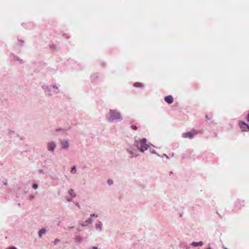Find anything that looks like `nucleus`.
Returning a JSON list of instances; mask_svg holds the SVG:
<instances>
[{"instance_id": "obj_10", "label": "nucleus", "mask_w": 249, "mask_h": 249, "mask_svg": "<svg viewBox=\"0 0 249 249\" xmlns=\"http://www.w3.org/2000/svg\"><path fill=\"white\" fill-rule=\"evenodd\" d=\"M95 228L97 231L101 232L103 231V223L101 221H98L95 225Z\"/></svg>"}, {"instance_id": "obj_33", "label": "nucleus", "mask_w": 249, "mask_h": 249, "mask_svg": "<svg viewBox=\"0 0 249 249\" xmlns=\"http://www.w3.org/2000/svg\"><path fill=\"white\" fill-rule=\"evenodd\" d=\"M163 156L165 157V158H166L167 159H169V157H168V156L167 155H166L165 154H163Z\"/></svg>"}, {"instance_id": "obj_16", "label": "nucleus", "mask_w": 249, "mask_h": 249, "mask_svg": "<svg viewBox=\"0 0 249 249\" xmlns=\"http://www.w3.org/2000/svg\"><path fill=\"white\" fill-rule=\"evenodd\" d=\"M83 239L80 236L77 235L75 237V241L76 242L80 243L83 241Z\"/></svg>"}, {"instance_id": "obj_18", "label": "nucleus", "mask_w": 249, "mask_h": 249, "mask_svg": "<svg viewBox=\"0 0 249 249\" xmlns=\"http://www.w3.org/2000/svg\"><path fill=\"white\" fill-rule=\"evenodd\" d=\"M45 88H46V89H48L49 90H51V88H52L54 89H58V87L55 85L52 86V87H49L47 86H43V89H45Z\"/></svg>"}, {"instance_id": "obj_35", "label": "nucleus", "mask_w": 249, "mask_h": 249, "mask_svg": "<svg viewBox=\"0 0 249 249\" xmlns=\"http://www.w3.org/2000/svg\"><path fill=\"white\" fill-rule=\"evenodd\" d=\"M77 231H78V232H80L81 231V230L79 228H77Z\"/></svg>"}, {"instance_id": "obj_12", "label": "nucleus", "mask_w": 249, "mask_h": 249, "mask_svg": "<svg viewBox=\"0 0 249 249\" xmlns=\"http://www.w3.org/2000/svg\"><path fill=\"white\" fill-rule=\"evenodd\" d=\"M133 86L135 88L143 89L144 85L143 83L140 82H135L133 84Z\"/></svg>"}, {"instance_id": "obj_1", "label": "nucleus", "mask_w": 249, "mask_h": 249, "mask_svg": "<svg viewBox=\"0 0 249 249\" xmlns=\"http://www.w3.org/2000/svg\"><path fill=\"white\" fill-rule=\"evenodd\" d=\"M106 117L108 123L120 122L123 119L121 112L118 109H110Z\"/></svg>"}, {"instance_id": "obj_13", "label": "nucleus", "mask_w": 249, "mask_h": 249, "mask_svg": "<svg viewBox=\"0 0 249 249\" xmlns=\"http://www.w3.org/2000/svg\"><path fill=\"white\" fill-rule=\"evenodd\" d=\"M191 245L194 247H197L199 246H201L203 245V242L202 241H199L198 242H193L191 243Z\"/></svg>"}, {"instance_id": "obj_11", "label": "nucleus", "mask_w": 249, "mask_h": 249, "mask_svg": "<svg viewBox=\"0 0 249 249\" xmlns=\"http://www.w3.org/2000/svg\"><path fill=\"white\" fill-rule=\"evenodd\" d=\"M164 100L166 102L169 104H172L173 102V98L172 95H171L166 96L165 97Z\"/></svg>"}, {"instance_id": "obj_25", "label": "nucleus", "mask_w": 249, "mask_h": 249, "mask_svg": "<svg viewBox=\"0 0 249 249\" xmlns=\"http://www.w3.org/2000/svg\"><path fill=\"white\" fill-rule=\"evenodd\" d=\"M90 216L91 217H97L98 216V214H96V213H92V214H90Z\"/></svg>"}, {"instance_id": "obj_42", "label": "nucleus", "mask_w": 249, "mask_h": 249, "mask_svg": "<svg viewBox=\"0 0 249 249\" xmlns=\"http://www.w3.org/2000/svg\"><path fill=\"white\" fill-rule=\"evenodd\" d=\"M213 123V122H211V121L209 122V124H211V123Z\"/></svg>"}, {"instance_id": "obj_30", "label": "nucleus", "mask_w": 249, "mask_h": 249, "mask_svg": "<svg viewBox=\"0 0 249 249\" xmlns=\"http://www.w3.org/2000/svg\"><path fill=\"white\" fill-rule=\"evenodd\" d=\"M247 121L248 122H249V112L248 113V114H247Z\"/></svg>"}, {"instance_id": "obj_34", "label": "nucleus", "mask_w": 249, "mask_h": 249, "mask_svg": "<svg viewBox=\"0 0 249 249\" xmlns=\"http://www.w3.org/2000/svg\"><path fill=\"white\" fill-rule=\"evenodd\" d=\"M75 205L76 206H77L78 208H80V205L78 202H76Z\"/></svg>"}, {"instance_id": "obj_32", "label": "nucleus", "mask_w": 249, "mask_h": 249, "mask_svg": "<svg viewBox=\"0 0 249 249\" xmlns=\"http://www.w3.org/2000/svg\"><path fill=\"white\" fill-rule=\"evenodd\" d=\"M72 198H68L67 199V201H69V202H70V201H72Z\"/></svg>"}, {"instance_id": "obj_39", "label": "nucleus", "mask_w": 249, "mask_h": 249, "mask_svg": "<svg viewBox=\"0 0 249 249\" xmlns=\"http://www.w3.org/2000/svg\"><path fill=\"white\" fill-rule=\"evenodd\" d=\"M206 249H212V248H211V247H209L208 248H207Z\"/></svg>"}, {"instance_id": "obj_23", "label": "nucleus", "mask_w": 249, "mask_h": 249, "mask_svg": "<svg viewBox=\"0 0 249 249\" xmlns=\"http://www.w3.org/2000/svg\"><path fill=\"white\" fill-rule=\"evenodd\" d=\"M107 183H108V184L109 185H112V184H113V180H112V179H108V180H107Z\"/></svg>"}, {"instance_id": "obj_7", "label": "nucleus", "mask_w": 249, "mask_h": 249, "mask_svg": "<svg viewBox=\"0 0 249 249\" xmlns=\"http://www.w3.org/2000/svg\"><path fill=\"white\" fill-rule=\"evenodd\" d=\"M71 68L75 70H81L82 69L80 64L74 61H71Z\"/></svg>"}, {"instance_id": "obj_41", "label": "nucleus", "mask_w": 249, "mask_h": 249, "mask_svg": "<svg viewBox=\"0 0 249 249\" xmlns=\"http://www.w3.org/2000/svg\"><path fill=\"white\" fill-rule=\"evenodd\" d=\"M39 171H40V173L42 172V170H40Z\"/></svg>"}, {"instance_id": "obj_6", "label": "nucleus", "mask_w": 249, "mask_h": 249, "mask_svg": "<svg viewBox=\"0 0 249 249\" xmlns=\"http://www.w3.org/2000/svg\"><path fill=\"white\" fill-rule=\"evenodd\" d=\"M61 147L63 149H68L70 146L69 140L67 139H63L60 142Z\"/></svg>"}, {"instance_id": "obj_3", "label": "nucleus", "mask_w": 249, "mask_h": 249, "mask_svg": "<svg viewBox=\"0 0 249 249\" xmlns=\"http://www.w3.org/2000/svg\"><path fill=\"white\" fill-rule=\"evenodd\" d=\"M197 133V132L196 130L193 129L190 132L183 133L181 134V137L183 138H189L190 139H192Z\"/></svg>"}, {"instance_id": "obj_22", "label": "nucleus", "mask_w": 249, "mask_h": 249, "mask_svg": "<svg viewBox=\"0 0 249 249\" xmlns=\"http://www.w3.org/2000/svg\"><path fill=\"white\" fill-rule=\"evenodd\" d=\"M130 128L133 129V130H136L138 129V127L136 125H131L130 126Z\"/></svg>"}, {"instance_id": "obj_19", "label": "nucleus", "mask_w": 249, "mask_h": 249, "mask_svg": "<svg viewBox=\"0 0 249 249\" xmlns=\"http://www.w3.org/2000/svg\"><path fill=\"white\" fill-rule=\"evenodd\" d=\"M86 223H89V224H91L93 222L92 218L89 216V217L88 218L86 221Z\"/></svg>"}, {"instance_id": "obj_36", "label": "nucleus", "mask_w": 249, "mask_h": 249, "mask_svg": "<svg viewBox=\"0 0 249 249\" xmlns=\"http://www.w3.org/2000/svg\"><path fill=\"white\" fill-rule=\"evenodd\" d=\"M81 226L82 227H84L86 226L87 225H85V224H81Z\"/></svg>"}, {"instance_id": "obj_37", "label": "nucleus", "mask_w": 249, "mask_h": 249, "mask_svg": "<svg viewBox=\"0 0 249 249\" xmlns=\"http://www.w3.org/2000/svg\"><path fill=\"white\" fill-rule=\"evenodd\" d=\"M92 249H98V248L97 247H93Z\"/></svg>"}, {"instance_id": "obj_26", "label": "nucleus", "mask_w": 249, "mask_h": 249, "mask_svg": "<svg viewBox=\"0 0 249 249\" xmlns=\"http://www.w3.org/2000/svg\"><path fill=\"white\" fill-rule=\"evenodd\" d=\"M32 187L34 189H36L38 188V186L37 184L35 183L33 184Z\"/></svg>"}, {"instance_id": "obj_20", "label": "nucleus", "mask_w": 249, "mask_h": 249, "mask_svg": "<svg viewBox=\"0 0 249 249\" xmlns=\"http://www.w3.org/2000/svg\"><path fill=\"white\" fill-rule=\"evenodd\" d=\"M76 171H77V170L76 169V166H73V167L71 168V173L74 174V173H76Z\"/></svg>"}, {"instance_id": "obj_9", "label": "nucleus", "mask_w": 249, "mask_h": 249, "mask_svg": "<svg viewBox=\"0 0 249 249\" xmlns=\"http://www.w3.org/2000/svg\"><path fill=\"white\" fill-rule=\"evenodd\" d=\"M126 151L127 153L130 155V158L137 157L139 156L138 154L133 152L132 148H126Z\"/></svg>"}, {"instance_id": "obj_21", "label": "nucleus", "mask_w": 249, "mask_h": 249, "mask_svg": "<svg viewBox=\"0 0 249 249\" xmlns=\"http://www.w3.org/2000/svg\"><path fill=\"white\" fill-rule=\"evenodd\" d=\"M15 59L17 61H18L20 64L23 63V61L19 57H18V56H15Z\"/></svg>"}, {"instance_id": "obj_43", "label": "nucleus", "mask_w": 249, "mask_h": 249, "mask_svg": "<svg viewBox=\"0 0 249 249\" xmlns=\"http://www.w3.org/2000/svg\"><path fill=\"white\" fill-rule=\"evenodd\" d=\"M224 249H228L227 248H224Z\"/></svg>"}, {"instance_id": "obj_38", "label": "nucleus", "mask_w": 249, "mask_h": 249, "mask_svg": "<svg viewBox=\"0 0 249 249\" xmlns=\"http://www.w3.org/2000/svg\"><path fill=\"white\" fill-rule=\"evenodd\" d=\"M95 76H96V75H95V74H93V75H92L91 76V77H92V78H93V77H95Z\"/></svg>"}, {"instance_id": "obj_17", "label": "nucleus", "mask_w": 249, "mask_h": 249, "mask_svg": "<svg viewBox=\"0 0 249 249\" xmlns=\"http://www.w3.org/2000/svg\"><path fill=\"white\" fill-rule=\"evenodd\" d=\"M66 129H64L61 127H57L55 129V132L57 133L61 132L62 133H64L65 131H66Z\"/></svg>"}, {"instance_id": "obj_40", "label": "nucleus", "mask_w": 249, "mask_h": 249, "mask_svg": "<svg viewBox=\"0 0 249 249\" xmlns=\"http://www.w3.org/2000/svg\"><path fill=\"white\" fill-rule=\"evenodd\" d=\"M18 206H20V203H18Z\"/></svg>"}, {"instance_id": "obj_15", "label": "nucleus", "mask_w": 249, "mask_h": 249, "mask_svg": "<svg viewBox=\"0 0 249 249\" xmlns=\"http://www.w3.org/2000/svg\"><path fill=\"white\" fill-rule=\"evenodd\" d=\"M68 193L71 196V197H75L76 196V194L73 189H70Z\"/></svg>"}, {"instance_id": "obj_2", "label": "nucleus", "mask_w": 249, "mask_h": 249, "mask_svg": "<svg viewBox=\"0 0 249 249\" xmlns=\"http://www.w3.org/2000/svg\"><path fill=\"white\" fill-rule=\"evenodd\" d=\"M151 143L147 142L146 138L135 139L133 145L137 148L142 153L146 151L150 146Z\"/></svg>"}, {"instance_id": "obj_31", "label": "nucleus", "mask_w": 249, "mask_h": 249, "mask_svg": "<svg viewBox=\"0 0 249 249\" xmlns=\"http://www.w3.org/2000/svg\"><path fill=\"white\" fill-rule=\"evenodd\" d=\"M34 198V196H33V195H31V196H29V198H30L31 200L33 199Z\"/></svg>"}, {"instance_id": "obj_4", "label": "nucleus", "mask_w": 249, "mask_h": 249, "mask_svg": "<svg viewBox=\"0 0 249 249\" xmlns=\"http://www.w3.org/2000/svg\"><path fill=\"white\" fill-rule=\"evenodd\" d=\"M56 147V144L54 141H50L47 143V149L51 152H53Z\"/></svg>"}, {"instance_id": "obj_8", "label": "nucleus", "mask_w": 249, "mask_h": 249, "mask_svg": "<svg viewBox=\"0 0 249 249\" xmlns=\"http://www.w3.org/2000/svg\"><path fill=\"white\" fill-rule=\"evenodd\" d=\"M235 207L237 210L241 209L244 205V201L240 199H237L235 202Z\"/></svg>"}, {"instance_id": "obj_5", "label": "nucleus", "mask_w": 249, "mask_h": 249, "mask_svg": "<svg viewBox=\"0 0 249 249\" xmlns=\"http://www.w3.org/2000/svg\"><path fill=\"white\" fill-rule=\"evenodd\" d=\"M239 126L242 131H249V125L244 122L240 121L239 122Z\"/></svg>"}, {"instance_id": "obj_28", "label": "nucleus", "mask_w": 249, "mask_h": 249, "mask_svg": "<svg viewBox=\"0 0 249 249\" xmlns=\"http://www.w3.org/2000/svg\"><path fill=\"white\" fill-rule=\"evenodd\" d=\"M212 117H209V115H206V119L207 120V121L208 120H211V119Z\"/></svg>"}, {"instance_id": "obj_29", "label": "nucleus", "mask_w": 249, "mask_h": 249, "mask_svg": "<svg viewBox=\"0 0 249 249\" xmlns=\"http://www.w3.org/2000/svg\"><path fill=\"white\" fill-rule=\"evenodd\" d=\"M73 228V227L71 226V227H68L67 228V230H69V231H70Z\"/></svg>"}, {"instance_id": "obj_27", "label": "nucleus", "mask_w": 249, "mask_h": 249, "mask_svg": "<svg viewBox=\"0 0 249 249\" xmlns=\"http://www.w3.org/2000/svg\"><path fill=\"white\" fill-rule=\"evenodd\" d=\"M59 242H60V240L59 239H55L53 241V243L54 244H56L57 243H59Z\"/></svg>"}, {"instance_id": "obj_24", "label": "nucleus", "mask_w": 249, "mask_h": 249, "mask_svg": "<svg viewBox=\"0 0 249 249\" xmlns=\"http://www.w3.org/2000/svg\"><path fill=\"white\" fill-rule=\"evenodd\" d=\"M150 151L151 154H155L157 155L158 156H160V155L158 154L154 150L150 149Z\"/></svg>"}, {"instance_id": "obj_14", "label": "nucleus", "mask_w": 249, "mask_h": 249, "mask_svg": "<svg viewBox=\"0 0 249 249\" xmlns=\"http://www.w3.org/2000/svg\"><path fill=\"white\" fill-rule=\"evenodd\" d=\"M46 232V229L42 228L38 231V235L39 237H41L42 235L44 234Z\"/></svg>"}]
</instances>
